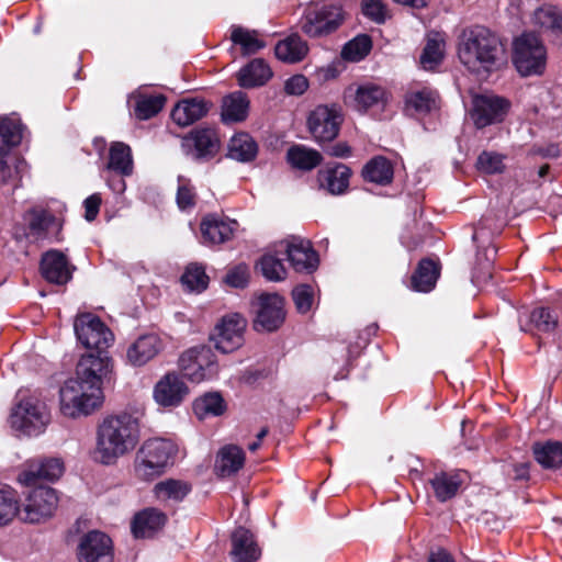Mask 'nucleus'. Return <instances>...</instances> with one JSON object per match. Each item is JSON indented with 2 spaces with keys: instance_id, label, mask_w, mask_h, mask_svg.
<instances>
[{
  "instance_id": "obj_57",
  "label": "nucleus",
  "mask_w": 562,
  "mask_h": 562,
  "mask_svg": "<svg viewBox=\"0 0 562 562\" xmlns=\"http://www.w3.org/2000/svg\"><path fill=\"white\" fill-rule=\"evenodd\" d=\"M308 88V81L303 75H294L284 83V91L290 95H301Z\"/></svg>"
},
{
  "instance_id": "obj_4",
  "label": "nucleus",
  "mask_w": 562,
  "mask_h": 562,
  "mask_svg": "<svg viewBox=\"0 0 562 562\" xmlns=\"http://www.w3.org/2000/svg\"><path fill=\"white\" fill-rule=\"evenodd\" d=\"M178 453V446L170 439L150 438L145 440L136 454L135 469L139 477L151 480L160 475Z\"/></svg>"
},
{
  "instance_id": "obj_44",
  "label": "nucleus",
  "mask_w": 562,
  "mask_h": 562,
  "mask_svg": "<svg viewBox=\"0 0 562 562\" xmlns=\"http://www.w3.org/2000/svg\"><path fill=\"white\" fill-rule=\"evenodd\" d=\"M225 404L223 397L218 393H209L195 400L193 411L195 415L203 419L209 415L218 416L223 414Z\"/></svg>"
},
{
  "instance_id": "obj_54",
  "label": "nucleus",
  "mask_w": 562,
  "mask_h": 562,
  "mask_svg": "<svg viewBox=\"0 0 562 562\" xmlns=\"http://www.w3.org/2000/svg\"><path fill=\"white\" fill-rule=\"evenodd\" d=\"M179 186L177 190V204L179 209L187 210L195 204V193L189 186V181L182 177H178Z\"/></svg>"
},
{
  "instance_id": "obj_59",
  "label": "nucleus",
  "mask_w": 562,
  "mask_h": 562,
  "mask_svg": "<svg viewBox=\"0 0 562 562\" xmlns=\"http://www.w3.org/2000/svg\"><path fill=\"white\" fill-rule=\"evenodd\" d=\"M532 151L546 159H555L561 156V149L557 143H539L533 147Z\"/></svg>"
},
{
  "instance_id": "obj_35",
  "label": "nucleus",
  "mask_w": 562,
  "mask_h": 562,
  "mask_svg": "<svg viewBox=\"0 0 562 562\" xmlns=\"http://www.w3.org/2000/svg\"><path fill=\"white\" fill-rule=\"evenodd\" d=\"M286 159L292 168L310 171L321 165L322 155L317 150L303 145H294L289 148Z\"/></svg>"
},
{
  "instance_id": "obj_30",
  "label": "nucleus",
  "mask_w": 562,
  "mask_h": 562,
  "mask_svg": "<svg viewBox=\"0 0 562 562\" xmlns=\"http://www.w3.org/2000/svg\"><path fill=\"white\" fill-rule=\"evenodd\" d=\"M29 228L33 235L38 237L49 234L57 235L60 231V222L48 211L43 209L30 210L25 215Z\"/></svg>"
},
{
  "instance_id": "obj_49",
  "label": "nucleus",
  "mask_w": 562,
  "mask_h": 562,
  "mask_svg": "<svg viewBox=\"0 0 562 562\" xmlns=\"http://www.w3.org/2000/svg\"><path fill=\"white\" fill-rule=\"evenodd\" d=\"M257 267L260 269L262 276L270 281H281L286 274L282 261L270 254L263 255Z\"/></svg>"
},
{
  "instance_id": "obj_39",
  "label": "nucleus",
  "mask_w": 562,
  "mask_h": 562,
  "mask_svg": "<svg viewBox=\"0 0 562 562\" xmlns=\"http://www.w3.org/2000/svg\"><path fill=\"white\" fill-rule=\"evenodd\" d=\"M154 491L161 502L178 503L191 492V485L181 480L168 479L157 483Z\"/></svg>"
},
{
  "instance_id": "obj_56",
  "label": "nucleus",
  "mask_w": 562,
  "mask_h": 562,
  "mask_svg": "<svg viewBox=\"0 0 562 562\" xmlns=\"http://www.w3.org/2000/svg\"><path fill=\"white\" fill-rule=\"evenodd\" d=\"M362 13L378 24L386 19V8L381 0H362Z\"/></svg>"
},
{
  "instance_id": "obj_53",
  "label": "nucleus",
  "mask_w": 562,
  "mask_h": 562,
  "mask_svg": "<svg viewBox=\"0 0 562 562\" xmlns=\"http://www.w3.org/2000/svg\"><path fill=\"white\" fill-rule=\"evenodd\" d=\"M442 57L440 42L437 40H428L420 55V64L425 69H432L441 61Z\"/></svg>"
},
{
  "instance_id": "obj_42",
  "label": "nucleus",
  "mask_w": 562,
  "mask_h": 562,
  "mask_svg": "<svg viewBox=\"0 0 562 562\" xmlns=\"http://www.w3.org/2000/svg\"><path fill=\"white\" fill-rule=\"evenodd\" d=\"M256 31H249L241 26H233L231 40L241 47L243 55H252L265 48L266 43L258 38Z\"/></svg>"
},
{
  "instance_id": "obj_55",
  "label": "nucleus",
  "mask_w": 562,
  "mask_h": 562,
  "mask_svg": "<svg viewBox=\"0 0 562 562\" xmlns=\"http://www.w3.org/2000/svg\"><path fill=\"white\" fill-rule=\"evenodd\" d=\"M293 301L299 312L306 313L312 307L313 289L311 285H297L292 292Z\"/></svg>"
},
{
  "instance_id": "obj_25",
  "label": "nucleus",
  "mask_w": 562,
  "mask_h": 562,
  "mask_svg": "<svg viewBox=\"0 0 562 562\" xmlns=\"http://www.w3.org/2000/svg\"><path fill=\"white\" fill-rule=\"evenodd\" d=\"M166 515L148 508L138 513L132 521V532L135 538H149L160 530L166 522Z\"/></svg>"
},
{
  "instance_id": "obj_36",
  "label": "nucleus",
  "mask_w": 562,
  "mask_h": 562,
  "mask_svg": "<svg viewBox=\"0 0 562 562\" xmlns=\"http://www.w3.org/2000/svg\"><path fill=\"white\" fill-rule=\"evenodd\" d=\"M362 176L369 182L385 186L393 179V167L386 158L376 156L366 164Z\"/></svg>"
},
{
  "instance_id": "obj_40",
  "label": "nucleus",
  "mask_w": 562,
  "mask_h": 562,
  "mask_svg": "<svg viewBox=\"0 0 562 562\" xmlns=\"http://www.w3.org/2000/svg\"><path fill=\"white\" fill-rule=\"evenodd\" d=\"M165 103L164 94H139L134 105V115L140 121L149 120L164 109Z\"/></svg>"
},
{
  "instance_id": "obj_14",
  "label": "nucleus",
  "mask_w": 562,
  "mask_h": 562,
  "mask_svg": "<svg viewBox=\"0 0 562 562\" xmlns=\"http://www.w3.org/2000/svg\"><path fill=\"white\" fill-rule=\"evenodd\" d=\"M284 249L288 260L297 272L312 273L318 267V255L313 249L310 240L299 236L281 241L279 245Z\"/></svg>"
},
{
  "instance_id": "obj_64",
  "label": "nucleus",
  "mask_w": 562,
  "mask_h": 562,
  "mask_svg": "<svg viewBox=\"0 0 562 562\" xmlns=\"http://www.w3.org/2000/svg\"><path fill=\"white\" fill-rule=\"evenodd\" d=\"M428 562H454V560L448 551L438 549L429 554Z\"/></svg>"
},
{
  "instance_id": "obj_7",
  "label": "nucleus",
  "mask_w": 562,
  "mask_h": 562,
  "mask_svg": "<svg viewBox=\"0 0 562 562\" xmlns=\"http://www.w3.org/2000/svg\"><path fill=\"white\" fill-rule=\"evenodd\" d=\"M340 5L315 4L307 7L297 22L303 34L310 38H322L335 33L344 22Z\"/></svg>"
},
{
  "instance_id": "obj_45",
  "label": "nucleus",
  "mask_w": 562,
  "mask_h": 562,
  "mask_svg": "<svg viewBox=\"0 0 562 562\" xmlns=\"http://www.w3.org/2000/svg\"><path fill=\"white\" fill-rule=\"evenodd\" d=\"M557 324V316L550 310L538 307L530 313L528 327L521 325V329L532 331L535 328L537 331L550 333L555 328Z\"/></svg>"
},
{
  "instance_id": "obj_51",
  "label": "nucleus",
  "mask_w": 562,
  "mask_h": 562,
  "mask_svg": "<svg viewBox=\"0 0 562 562\" xmlns=\"http://www.w3.org/2000/svg\"><path fill=\"white\" fill-rule=\"evenodd\" d=\"M535 22L544 30L562 31V15L553 8H541L535 12Z\"/></svg>"
},
{
  "instance_id": "obj_31",
  "label": "nucleus",
  "mask_w": 562,
  "mask_h": 562,
  "mask_svg": "<svg viewBox=\"0 0 562 562\" xmlns=\"http://www.w3.org/2000/svg\"><path fill=\"white\" fill-rule=\"evenodd\" d=\"M350 169L345 165H337L334 168L321 170L317 173V180L321 188L326 189L331 194H341L349 184Z\"/></svg>"
},
{
  "instance_id": "obj_20",
  "label": "nucleus",
  "mask_w": 562,
  "mask_h": 562,
  "mask_svg": "<svg viewBox=\"0 0 562 562\" xmlns=\"http://www.w3.org/2000/svg\"><path fill=\"white\" fill-rule=\"evenodd\" d=\"M231 540L233 562H256L259 559L260 549L254 540L252 533L246 528H236Z\"/></svg>"
},
{
  "instance_id": "obj_23",
  "label": "nucleus",
  "mask_w": 562,
  "mask_h": 562,
  "mask_svg": "<svg viewBox=\"0 0 562 562\" xmlns=\"http://www.w3.org/2000/svg\"><path fill=\"white\" fill-rule=\"evenodd\" d=\"M270 66L262 58H255L237 72L241 88L251 89L266 85L272 77Z\"/></svg>"
},
{
  "instance_id": "obj_28",
  "label": "nucleus",
  "mask_w": 562,
  "mask_h": 562,
  "mask_svg": "<svg viewBox=\"0 0 562 562\" xmlns=\"http://www.w3.org/2000/svg\"><path fill=\"white\" fill-rule=\"evenodd\" d=\"M461 473L459 472H437L429 480L435 497L443 503L454 497L462 485Z\"/></svg>"
},
{
  "instance_id": "obj_32",
  "label": "nucleus",
  "mask_w": 562,
  "mask_h": 562,
  "mask_svg": "<svg viewBox=\"0 0 562 562\" xmlns=\"http://www.w3.org/2000/svg\"><path fill=\"white\" fill-rule=\"evenodd\" d=\"M437 109V93L431 89L412 91L405 97V111L409 115L423 116Z\"/></svg>"
},
{
  "instance_id": "obj_63",
  "label": "nucleus",
  "mask_w": 562,
  "mask_h": 562,
  "mask_svg": "<svg viewBox=\"0 0 562 562\" xmlns=\"http://www.w3.org/2000/svg\"><path fill=\"white\" fill-rule=\"evenodd\" d=\"M330 146L326 147L331 156L336 157H348L351 154V148L347 143H328Z\"/></svg>"
},
{
  "instance_id": "obj_47",
  "label": "nucleus",
  "mask_w": 562,
  "mask_h": 562,
  "mask_svg": "<svg viewBox=\"0 0 562 562\" xmlns=\"http://www.w3.org/2000/svg\"><path fill=\"white\" fill-rule=\"evenodd\" d=\"M19 513L15 493L12 490H0V527L9 525Z\"/></svg>"
},
{
  "instance_id": "obj_22",
  "label": "nucleus",
  "mask_w": 562,
  "mask_h": 562,
  "mask_svg": "<svg viewBox=\"0 0 562 562\" xmlns=\"http://www.w3.org/2000/svg\"><path fill=\"white\" fill-rule=\"evenodd\" d=\"M64 464L59 459H45L38 463H33L30 468L19 475V481L26 486L36 485L37 480L55 481L61 476Z\"/></svg>"
},
{
  "instance_id": "obj_58",
  "label": "nucleus",
  "mask_w": 562,
  "mask_h": 562,
  "mask_svg": "<svg viewBox=\"0 0 562 562\" xmlns=\"http://www.w3.org/2000/svg\"><path fill=\"white\" fill-rule=\"evenodd\" d=\"M248 281V272L246 267H236L231 270L226 277L225 282L233 288H243L247 284Z\"/></svg>"
},
{
  "instance_id": "obj_9",
  "label": "nucleus",
  "mask_w": 562,
  "mask_h": 562,
  "mask_svg": "<svg viewBox=\"0 0 562 562\" xmlns=\"http://www.w3.org/2000/svg\"><path fill=\"white\" fill-rule=\"evenodd\" d=\"M74 329L78 341L86 348L105 351L113 340L112 331L91 313H82L75 318Z\"/></svg>"
},
{
  "instance_id": "obj_8",
  "label": "nucleus",
  "mask_w": 562,
  "mask_h": 562,
  "mask_svg": "<svg viewBox=\"0 0 562 562\" xmlns=\"http://www.w3.org/2000/svg\"><path fill=\"white\" fill-rule=\"evenodd\" d=\"M182 373L192 382L213 380L218 374L216 356L207 346L190 348L179 359Z\"/></svg>"
},
{
  "instance_id": "obj_62",
  "label": "nucleus",
  "mask_w": 562,
  "mask_h": 562,
  "mask_svg": "<svg viewBox=\"0 0 562 562\" xmlns=\"http://www.w3.org/2000/svg\"><path fill=\"white\" fill-rule=\"evenodd\" d=\"M183 140H218V136L213 128H201L191 132L190 137H186Z\"/></svg>"
},
{
  "instance_id": "obj_52",
  "label": "nucleus",
  "mask_w": 562,
  "mask_h": 562,
  "mask_svg": "<svg viewBox=\"0 0 562 562\" xmlns=\"http://www.w3.org/2000/svg\"><path fill=\"white\" fill-rule=\"evenodd\" d=\"M258 154L257 143H229L227 157L239 162H248Z\"/></svg>"
},
{
  "instance_id": "obj_13",
  "label": "nucleus",
  "mask_w": 562,
  "mask_h": 562,
  "mask_svg": "<svg viewBox=\"0 0 562 562\" xmlns=\"http://www.w3.org/2000/svg\"><path fill=\"white\" fill-rule=\"evenodd\" d=\"M342 115L335 106L319 105L311 112L307 124L315 140H335Z\"/></svg>"
},
{
  "instance_id": "obj_16",
  "label": "nucleus",
  "mask_w": 562,
  "mask_h": 562,
  "mask_svg": "<svg viewBox=\"0 0 562 562\" xmlns=\"http://www.w3.org/2000/svg\"><path fill=\"white\" fill-rule=\"evenodd\" d=\"M285 318L284 300L279 294H261L259 308L255 319L257 330L273 331L278 329Z\"/></svg>"
},
{
  "instance_id": "obj_11",
  "label": "nucleus",
  "mask_w": 562,
  "mask_h": 562,
  "mask_svg": "<svg viewBox=\"0 0 562 562\" xmlns=\"http://www.w3.org/2000/svg\"><path fill=\"white\" fill-rule=\"evenodd\" d=\"M246 325V319L237 313L223 316L212 334L215 347L224 353L239 348L244 342Z\"/></svg>"
},
{
  "instance_id": "obj_12",
  "label": "nucleus",
  "mask_w": 562,
  "mask_h": 562,
  "mask_svg": "<svg viewBox=\"0 0 562 562\" xmlns=\"http://www.w3.org/2000/svg\"><path fill=\"white\" fill-rule=\"evenodd\" d=\"M472 104L471 117L479 128L503 121L509 109L506 99L493 94H476Z\"/></svg>"
},
{
  "instance_id": "obj_24",
  "label": "nucleus",
  "mask_w": 562,
  "mask_h": 562,
  "mask_svg": "<svg viewBox=\"0 0 562 562\" xmlns=\"http://www.w3.org/2000/svg\"><path fill=\"white\" fill-rule=\"evenodd\" d=\"M249 100L240 90L234 91L222 99L221 117L224 123H239L247 119Z\"/></svg>"
},
{
  "instance_id": "obj_46",
  "label": "nucleus",
  "mask_w": 562,
  "mask_h": 562,
  "mask_svg": "<svg viewBox=\"0 0 562 562\" xmlns=\"http://www.w3.org/2000/svg\"><path fill=\"white\" fill-rule=\"evenodd\" d=\"M221 143H181L182 153L191 160L203 162L215 157Z\"/></svg>"
},
{
  "instance_id": "obj_43",
  "label": "nucleus",
  "mask_w": 562,
  "mask_h": 562,
  "mask_svg": "<svg viewBox=\"0 0 562 562\" xmlns=\"http://www.w3.org/2000/svg\"><path fill=\"white\" fill-rule=\"evenodd\" d=\"M372 48V40L368 34H359L345 44L341 56L345 60L360 61L369 55Z\"/></svg>"
},
{
  "instance_id": "obj_37",
  "label": "nucleus",
  "mask_w": 562,
  "mask_h": 562,
  "mask_svg": "<svg viewBox=\"0 0 562 562\" xmlns=\"http://www.w3.org/2000/svg\"><path fill=\"white\" fill-rule=\"evenodd\" d=\"M438 277V265L430 259H423L412 277L413 289L418 292H429L434 289Z\"/></svg>"
},
{
  "instance_id": "obj_10",
  "label": "nucleus",
  "mask_w": 562,
  "mask_h": 562,
  "mask_svg": "<svg viewBox=\"0 0 562 562\" xmlns=\"http://www.w3.org/2000/svg\"><path fill=\"white\" fill-rule=\"evenodd\" d=\"M58 505L56 491L49 486H34L27 494L21 518L31 524H38L50 518Z\"/></svg>"
},
{
  "instance_id": "obj_21",
  "label": "nucleus",
  "mask_w": 562,
  "mask_h": 562,
  "mask_svg": "<svg viewBox=\"0 0 562 562\" xmlns=\"http://www.w3.org/2000/svg\"><path fill=\"white\" fill-rule=\"evenodd\" d=\"M161 348L162 344L157 335H143L127 348L126 358L131 364L140 367L155 358Z\"/></svg>"
},
{
  "instance_id": "obj_41",
  "label": "nucleus",
  "mask_w": 562,
  "mask_h": 562,
  "mask_svg": "<svg viewBox=\"0 0 562 562\" xmlns=\"http://www.w3.org/2000/svg\"><path fill=\"white\" fill-rule=\"evenodd\" d=\"M31 136L27 126L21 121V117L12 113L0 117V138L1 140H24Z\"/></svg>"
},
{
  "instance_id": "obj_19",
  "label": "nucleus",
  "mask_w": 562,
  "mask_h": 562,
  "mask_svg": "<svg viewBox=\"0 0 562 562\" xmlns=\"http://www.w3.org/2000/svg\"><path fill=\"white\" fill-rule=\"evenodd\" d=\"M212 103L203 98H188L179 101L171 111L172 121L179 126H189L204 117Z\"/></svg>"
},
{
  "instance_id": "obj_18",
  "label": "nucleus",
  "mask_w": 562,
  "mask_h": 562,
  "mask_svg": "<svg viewBox=\"0 0 562 562\" xmlns=\"http://www.w3.org/2000/svg\"><path fill=\"white\" fill-rule=\"evenodd\" d=\"M189 393V389L183 380L176 373H167L162 376L154 389V398L165 407L180 405Z\"/></svg>"
},
{
  "instance_id": "obj_15",
  "label": "nucleus",
  "mask_w": 562,
  "mask_h": 562,
  "mask_svg": "<svg viewBox=\"0 0 562 562\" xmlns=\"http://www.w3.org/2000/svg\"><path fill=\"white\" fill-rule=\"evenodd\" d=\"M79 562H113L111 539L101 531H90L78 544Z\"/></svg>"
},
{
  "instance_id": "obj_61",
  "label": "nucleus",
  "mask_w": 562,
  "mask_h": 562,
  "mask_svg": "<svg viewBox=\"0 0 562 562\" xmlns=\"http://www.w3.org/2000/svg\"><path fill=\"white\" fill-rule=\"evenodd\" d=\"M491 234L487 232V218L483 217L477 227H475L472 239L479 247H483L485 243H490Z\"/></svg>"
},
{
  "instance_id": "obj_48",
  "label": "nucleus",
  "mask_w": 562,
  "mask_h": 562,
  "mask_svg": "<svg viewBox=\"0 0 562 562\" xmlns=\"http://www.w3.org/2000/svg\"><path fill=\"white\" fill-rule=\"evenodd\" d=\"M181 282L191 292H202L207 288L209 277L203 267L190 265L181 277Z\"/></svg>"
},
{
  "instance_id": "obj_5",
  "label": "nucleus",
  "mask_w": 562,
  "mask_h": 562,
  "mask_svg": "<svg viewBox=\"0 0 562 562\" xmlns=\"http://www.w3.org/2000/svg\"><path fill=\"white\" fill-rule=\"evenodd\" d=\"M512 60L521 77H540L547 69V47L535 33L525 32L513 42Z\"/></svg>"
},
{
  "instance_id": "obj_60",
  "label": "nucleus",
  "mask_w": 562,
  "mask_h": 562,
  "mask_svg": "<svg viewBox=\"0 0 562 562\" xmlns=\"http://www.w3.org/2000/svg\"><path fill=\"white\" fill-rule=\"evenodd\" d=\"M83 204H85V209H86L85 217L88 222H92L99 213V209H100V204H101L100 195L92 194V195L88 196L85 200Z\"/></svg>"
},
{
  "instance_id": "obj_3",
  "label": "nucleus",
  "mask_w": 562,
  "mask_h": 562,
  "mask_svg": "<svg viewBox=\"0 0 562 562\" xmlns=\"http://www.w3.org/2000/svg\"><path fill=\"white\" fill-rule=\"evenodd\" d=\"M458 56L469 71L486 78L505 63V48L494 32L475 25L462 32Z\"/></svg>"
},
{
  "instance_id": "obj_1",
  "label": "nucleus",
  "mask_w": 562,
  "mask_h": 562,
  "mask_svg": "<svg viewBox=\"0 0 562 562\" xmlns=\"http://www.w3.org/2000/svg\"><path fill=\"white\" fill-rule=\"evenodd\" d=\"M113 361L106 351L83 355L77 363L76 378L60 389V411L71 418L89 415L103 400L102 384L110 380Z\"/></svg>"
},
{
  "instance_id": "obj_27",
  "label": "nucleus",
  "mask_w": 562,
  "mask_h": 562,
  "mask_svg": "<svg viewBox=\"0 0 562 562\" xmlns=\"http://www.w3.org/2000/svg\"><path fill=\"white\" fill-rule=\"evenodd\" d=\"M233 223H227L216 216L207 215L201 222V233L204 244L216 245L231 239L233 236Z\"/></svg>"
},
{
  "instance_id": "obj_38",
  "label": "nucleus",
  "mask_w": 562,
  "mask_h": 562,
  "mask_svg": "<svg viewBox=\"0 0 562 562\" xmlns=\"http://www.w3.org/2000/svg\"><path fill=\"white\" fill-rule=\"evenodd\" d=\"M108 168L122 176L133 173L132 150L126 143H113L110 147Z\"/></svg>"
},
{
  "instance_id": "obj_29",
  "label": "nucleus",
  "mask_w": 562,
  "mask_h": 562,
  "mask_svg": "<svg viewBox=\"0 0 562 562\" xmlns=\"http://www.w3.org/2000/svg\"><path fill=\"white\" fill-rule=\"evenodd\" d=\"M355 103L358 111L367 112L371 109H382L386 103L385 90L375 83L360 85L355 92Z\"/></svg>"
},
{
  "instance_id": "obj_33",
  "label": "nucleus",
  "mask_w": 562,
  "mask_h": 562,
  "mask_svg": "<svg viewBox=\"0 0 562 562\" xmlns=\"http://www.w3.org/2000/svg\"><path fill=\"white\" fill-rule=\"evenodd\" d=\"M245 462V452L235 445L223 447L215 461V471L218 475L225 477L236 473L243 468Z\"/></svg>"
},
{
  "instance_id": "obj_17",
  "label": "nucleus",
  "mask_w": 562,
  "mask_h": 562,
  "mask_svg": "<svg viewBox=\"0 0 562 562\" xmlns=\"http://www.w3.org/2000/svg\"><path fill=\"white\" fill-rule=\"evenodd\" d=\"M75 266H71L67 257L59 250L46 251L41 260L42 276L50 283L66 284L72 278Z\"/></svg>"
},
{
  "instance_id": "obj_6",
  "label": "nucleus",
  "mask_w": 562,
  "mask_h": 562,
  "mask_svg": "<svg viewBox=\"0 0 562 562\" xmlns=\"http://www.w3.org/2000/svg\"><path fill=\"white\" fill-rule=\"evenodd\" d=\"M50 423V412L46 403L36 397L22 398L10 415L11 427L26 436H38Z\"/></svg>"
},
{
  "instance_id": "obj_34",
  "label": "nucleus",
  "mask_w": 562,
  "mask_h": 562,
  "mask_svg": "<svg viewBox=\"0 0 562 562\" xmlns=\"http://www.w3.org/2000/svg\"><path fill=\"white\" fill-rule=\"evenodd\" d=\"M536 461L544 469H559L562 467V442L547 440L532 446Z\"/></svg>"
},
{
  "instance_id": "obj_50",
  "label": "nucleus",
  "mask_w": 562,
  "mask_h": 562,
  "mask_svg": "<svg viewBox=\"0 0 562 562\" xmlns=\"http://www.w3.org/2000/svg\"><path fill=\"white\" fill-rule=\"evenodd\" d=\"M506 156L495 153V151H483L476 161V167L479 170L485 173H499L505 169Z\"/></svg>"
},
{
  "instance_id": "obj_2",
  "label": "nucleus",
  "mask_w": 562,
  "mask_h": 562,
  "mask_svg": "<svg viewBox=\"0 0 562 562\" xmlns=\"http://www.w3.org/2000/svg\"><path fill=\"white\" fill-rule=\"evenodd\" d=\"M140 439V415L120 412L102 419L97 428L94 458L110 465L131 453Z\"/></svg>"
},
{
  "instance_id": "obj_26",
  "label": "nucleus",
  "mask_w": 562,
  "mask_h": 562,
  "mask_svg": "<svg viewBox=\"0 0 562 562\" xmlns=\"http://www.w3.org/2000/svg\"><path fill=\"white\" fill-rule=\"evenodd\" d=\"M308 49L306 41L293 33L277 43L274 54L283 63L296 64L306 57Z\"/></svg>"
}]
</instances>
